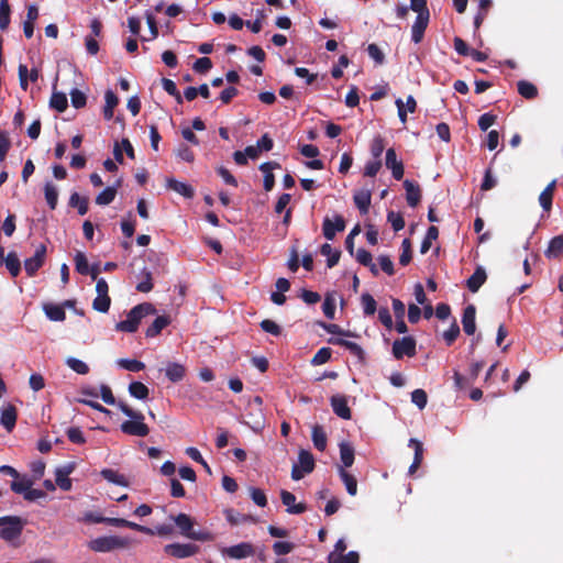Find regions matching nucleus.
Masks as SVG:
<instances>
[{"label": "nucleus", "instance_id": "f257e3e1", "mask_svg": "<svg viewBox=\"0 0 563 563\" xmlns=\"http://www.w3.org/2000/svg\"><path fill=\"white\" fill-rule=\"evenodd\" d=\"M118 408L130 418L121 423L120 429L124 434L144 438L148 435L150 428L144 422V415L141 411L132 409L124 401L118 402Z\"/></svg>", "mask_w": 563, "mask_h": 563}, {"label": "nucleus", "instance_id": "49530a36", "mask_svg": "<svg viewBox=\"0 0 563 563\" xmlns=\"http://www.w3.org/2000/svg\"><path fill=\"white\" fill-rule=\"evenodd\" d=\"M11 8L9 0H0V29L5 31L10 24Z\"/></svg>", "mask_w": 563, "mask_h": 563}, {"label": "nucleus", "instance_id": "864d4df0", "mask_svg": "<svg viewBox=\"0 0 563 563\" xmlns=\"http://www.w3.org/2000/svg\"><path fill=\"white\" fill-rule=\"evenodd\" d=\"M319 325L322 327L328 333L336 334L342 336H356V334L352 333L349 330H343L339 324L335 323H325L319 322Z\"/></svg>", "mask_w": 563, "mask_h": 563}, {"label": "nucleus", "instance_id": "338daca9", "mask_svg": "<svg viewBox=\"0 0 563 563\" xmlns=\"http://www.w3.org/2000/svg\"><path fill=\"white\" fill-rule=\"evenodd\" d=\"M192 68L196 73L206 74L212 68V62L209 57H200L194 63Z\"/></svg>", "mask_w": 563, "mask_h": 563}, {"label": "nucleus", "instance_id": "20e7f679", "mask_svg": "<svg viewBox=\"0 0 563 563\" xmlns=\"http://www.w3.org/2000/svg\"><path fill=\"white\" fill-rule=\"evenodd\" d=\"M25 521L19 516L0 517V538L5 542H13L22 534Z\"/></svg>", "mask_w": 563, "mask_h": 563}, {"label": "nucleus", "instance_id": "72a5a7b5", "mask_svg": "<svg viewBox=\"0 0 563 563\" xmlns=\"http://www.w3.org/2000/svg\"><path fill=\"white\" fill-rule=\"evenodd\" d=\"M44 312L46 317L52 321H64L66 319V312L64 306L46 303L44 305Z\"/></svg>", "mask_w": 563, "mask_h": 563}, {"label": "nucleus", "instance_id": "052dcab7", "mask_svg": "<svg viewBox=\"0 0 563 563\" xmlns=\"http://www.w3.org/2000/svg\"><path fill=\"white\" fill-rule=\"evenodd\" d=\"M69 95L74 108L80 109L86 106L87 97L81 90L75 88Z\"/></svg>", "mask_w": 563, "mask_h": 563}, {"label": "nucleus", "instance_id": "bf43d9fd", "mask_svg": "<svg viewBox=\"0 0 563 563\" xmlns=\"http://www.w3.org/2000/svg\"><path fill=\"white\" fill-rule=\"evenodd\" d=\"M260 327L263 331L272 335L278 336L282 334V327L271 319L263 320Z\"/></svg>", "mask_w": 563, "mask_h": 563}, {"label": "nucleus", "instance_id": "5701e85b", "mask_svg": "<svg viewBox=\"0 0 563 563\" xmlns=\"http://www.w3.org/2000/svg\"><path fill=\"white\" fill-rule=\"evenodd\" d=\"M544 255L549 260H560L563 257V235H556L550 240Z\"/></svg>", "mask_w": 563, "mask_h": 563}, {"label": "nucleus", "instance_id": "4be33fe9", "mask_svg": "<svg viewBox=\"0 0 563 563\" xmlns=\"http://www.w3.org/2000/svg\"><path fill=\"white\" fill-rule=\"evenodd\" d=\"M404 187L406 189L407 203L412 208L417 207L421 199V189L419 185L406 179L404 181Z\"/></svg>", "mask_w": 563, "mask_h": 563}, {"label": "nucleus", "instance_id": "69168bd1", "mask_svg": "<svg viewBox=\"0 0 563 563\" xmlns=\"http://www.w3.org/2000/svg\"><path fill=\"white\" fill-rule=\"evenodd\" d=\"M322 311L328 319H333L335 313V300L331 295H327L322 303Z\"/></svg>", "mask_w": 563, "mask_h": 563}, {"label": "nucleus", "instance_id": "b1692460", "mask_svg": "<svg viewBox=\"0 0 563 563\" xmlns=\"http://www.w3.org/2000/svg\"><path fill=\"white\" fill-rule=\"evenodd\" d=\"M340 449V459L342 462V465L340 467H343L344 470L346 467H351L355 460V451L353 445L350 442L342 441L339 444Z\"/></svg>", "mask_w": 563, "mask_h": 563}, {"label": "nucleus", "instance_id": "bb28decb", "mask_svg": "<svg viewBox=\"0 0 563 563\" xmlns=\"http://www.w3.org/2000/svg\"><path fill=\"white\" fill-rule=\"evenodd\" d=\"M555 184H556L555 180L551 181L539 196L540 206L542 207L543 211L547 213H549L552 208Z\"/></svg>", "mask_w": 563, "mask_h": 563}, {"label": "nucleus", "instance_id": "2eb2a0df", "mask_svg": "<svg viewBox=\"0 0 563 563\" xmlns=\"http://www.w3.org/2000/svg\"><path fill=\"white\" fill-rule=\"evenodd\" d=\"M223 553L232 559H244L255 553V549L252 543L241 542L239 544L225 548Z\"/></svg>", "mask_w": 563, "mask_h": 563}, {"label": "nucleus", "instance_id": "e2e57ef3", "mask_svg": "<svg viewBox=\"0 0 563 563\" xmlns=\"http://www.w3.org/2000/svg\"><path fill=\"white\" fill-rule=\"evenodd\" d=\"M411 401L419 408L423 409L427 406L428 396L423 389H415L411 393Z\"/></svg>", "mask_w": 563, "mask_h": 563}, {"label": "nucleus", "instance_id": "393cba45", "mask_svg": "<svg viewBox=\"0 0 563 563\" xmlns=\"http://www.w3.org/2000/svg\"><path fill=\"white\" fill-rule=\"evenodd\" d=\"M166 186L168 189H172L188 199H191L195 195V190L190 185L178 181L174 178H167Z\"/></svg>", "mask_w": 563, "mask_h": 563}, {"label": "nucleus", "instance_id": "f8f14e48", "mask_svg": "<svg viewBox=\"0 0 563 563\" xmlns=\"http://www.w3.org/2000/svg\"><path fill=\"white\" fill-rule=\"evenodd\" d=\"M330 404L333 412L344 419L350 420L352 418L351 409L347 405V399L344 395H334L330 398Z\"/></svg>", "mask_w": 563, "mask_h": 563}, {"label": "nucleus", "instance_id": "473e14b6", "mask_svg": "<svg viewBox=\"0 0 563 563\" xmlns=\"http://www.w3.org/2000/svg\"><path fill=\"white\" fill-rule=\"evenodd\" d=\"M69 207L77 208L80 216H85L89 209V199L81 197L78 192H73L68 201Z\"/></svg>", "mask_w": 563, "mask_h": 563}, {"label": "nucleus", "instance_id": "cd10ccee", "mask_svg": "<svg viewBox=\"0 0 563 563\" xmlns=\"http://www.w3.org/2000/svg\"><path fill=\"white\" fill-rule=\"evenodd\" d=\"M170 323V318L166 314L158 316L153 323L146 329L145 335L147 338L157 336L163 329Z\"/></svg>", "mask_w": 563, "mask_h": 563}, {"label": "nucleus", "instance_id": "a211bd4d", "mask_svg": "<svg viewBox=\"0 0 563 563\" xmlns=\"http://www.w3.org/2000/svg\"><path fill=\"white\" fill-rule=\"evenodd\" d=\"M487 279L486 271L483 266H477L475 272L467 278L466 287L471 292H477Z\"/></svg>", "mask_w": 563, "mask_h": 563}, {"label": "nucleus", "instance_id": "680f3d73", "mask_svg": "<svg viewBox=\"0 0 563 563\" xmlns=\"http://www.w3.org/2000/svg\"><path fill=\"white\" fill-rule=\"evenodd\" d=\"M295 549V544L287 541H276L273 544V551L276 555H286Z\"/></svg>", "mask_w": 563, "mask_h": 563}, {"label": "nucleus", "instance_id": "09e8293b", "mask_svg": "<svg viewBox=\"0 0 563 563\" xmlns=\"http://www.w3.org/2000/svg\"><path fill=\"white\" fill-rule=\"evenodd\" d=\"M32 485L33 481L26 476H23L19 481L11 482L10 487L12 492H14L15 494H22L24 496L25 492H27L29 488L32 487Z\"/></svg>", "mask_w": 563, "mask_h": 563}, {"label": "nucleus", "instance_id": "e433bc0d", "mask_svg": "<svg viewBox=\"0 0 563 563\" xmlns=\"http://www.w3.org/2000/svg\"><path fill=\"white\" fill-rule=\"evenodd\" d=\"M44 196L49 209L55 210L58 202V190L53 183L47 181L45 184Z\"/></svg>", "mask_w": 563, "mask_h": 563}, {"label": "nucleus", "instance_id": "1a4fd4ad", "mask_svg": "<svg viewBox=\"0 0 563 563\" xmlns=\"http://www.w3.org/2000/svg\"><path fill=\"white\" fill-rule=\"evenodd\" d=\"M165 552L177 559H185L195 555L199 547L191 543H172L165 547Z\"/></svg>", "mask_w": 563, "mask_h": 563}, {"label": "nucleus", "instance_id": "774afa93", "mask_svg": "<svg viewBox=\"0 0 563 563\" xmlns=\"http://www.w3.org/2000/svg\"><path fill=\"white\" fill-rule=\"evenodd\" d=\"M459 335H460V327L456 323V321H454L451 324V327L449 328V330H446L443 333V338L445 340L446 345H449V346L452 345Z\"/></svg>", "mask_w": 563, "mask_h": 563}, {"label": "nucleus", "instance_id": "3c124183", "mask_svg": "<svg viewBox=\"0 0 563 563\" xmlns=\"http://www.w3.org/2000/svg\"><path fill=\"white\" fill-rule=\"evenodd\" d=\"M111 305L110 296L97 295V297L92 301V308L98 311L106 313L109 311Z\"/></svg>", "mask_w": 563, "mask_h": 563}, {"label": "nucleus", "instance_id": "9d476101", "mask_svg": "<svg viewBox=\"0 0 563 563\" xmlns=\"http://www.w3.org/2000/svg\"><path fill=\"white\" fill-rule=\"evenodd\" d=\"M385 165L390 169L393 177L396 180H400L404 177L405 168L402 161L397 158V154L394 147L386 151Z\"/></svg>", "mask_w": 563, "mask_h": 563}, {"label": "nucleus", "instance_id": "9b49d317", "mask_svg": "<svg viewBox=\"0 0 563 563\" xmlns=\"http://www.w3.org/2000/svg\"><path fill=\"white\" fill-rule=\"evenodd\" d=\"M345 229V221L342 216H335L334 221L325 218L322 224L323 235L327 240H333L336 232H342Z\"/></svg>", "mask_w": 563, "mask_h": 563}, {"label": "nucleus", "instance_id": "5fc2aeb1", "mask_svg": "<svg viewBox=\"0 0 563 563\" xmlns=\"http://www.w3.org/2000/svg\"><path fill=\"white\" fill-rule=\"evenodd\" d=\"M331 355H332V350L330 347H321L313 355V357L311 360V364L313 366L322 365L331 358Z\"/></svg>", "mask_w": 563, "mask_h": 563}, {"label": "nucleus", "instance_id": "4c0bfd02", "mask_svg": "<svg viewBox=\"0 0 563 563\" xmlns=\"http://www.w3.org/2000/svg\"><path fill=\"white\" fill-rule=\"evenodd\" d=\"M100 474L104 479H107L108 482L113 483L115 485L123 486V487H126L129 485V482L125 478V476L118 473L114 470L103 468Z\"/></svg>", "mask_w": 563, "mask_h": 563}, {"label": "nucleus", "instance_id": "2f4dec72", "mask_svg": "<svg viewBox=\"0 0 563 563\" xmlns=\"http://www.w3.org/2000/svg\"><path fill=\"white\" fill-rule=\"evenodd\" d=\"M172 519L175 521L176 526L179 528L180 533L188 538L192 531V526H194L191 518L188 515L181 512L175 517H172Z\"/></svg>", "mask_w": 563, "mask_h": 563}, {"label": "nucleus", "instance_id": "8fccbe9b", "mask_svg": "<svg viewBox=\"0 0 563 563\" xmlns=\"http://www.w3.org/2000/svg\"><path fill=\"white\" fill-rule=\"evenodd\" d=\"M74 262H75V268H76L77 273H79L80 275H88L89 264H88V260H87L86 255L82 252L78 251L75 254Z\"/></svg>", "mask_w": 563, "mask_h": 563}, {"label": "nucleus", "instance_id": "4d7b16f0", "mask_svg": "<svg viewBox=\"0 0 563 563\" xmlns=\"http://www.w3.org/2000/svg\"><path fill=\"white\" fill-rule=\"evenodd\" d=\"M384 150H385L384 139L380 135L375 136L371 143V154L374 157V159H379Z\"/></svg>", "mask_w": 563, "mask_h": 563}, {"label": "nucleus", "instance_id": "79ce46f5", "mask_svg": "<svg viewBox=\"0 0 563 563\" xmlns=\"http://www.w3.org/2000/svg\"><path fill=\"white\" fill-rule=\"evenodd\" d=\"M299 466L307 474L311 473L314 470V459L313 455L307 450H300L298 454Z\"/></svg>", "mask_w": 563, "mask_h": 563}, {"label": "nucleus", "instance_id": "412c9836", "mask_svg": "<svg viewBox=\"0 0 563 563\" xmlns=\"http://www.w3.org/2000/svg\"><path fill=\"white\" fill-rule=\"evenodd\" d=\"M276 168H280V164L277 162H266L260 166V169L264 173L263 186L266 191H271L275 186V176L272 172Z\"/></svg>", "mask_w": 563, "mask_h": 563}, {"label": "nucleus", "instance_id": "6ab92c4d", "mask_svg": "<svg viewBox=\"0 0 563 563\" xmlns=\"http://www.w3.org/2000/svg\"><path fill=\"white\" fill-rule=\"evenodd\" d=\"M353 200L360 212L366 214L372 201V191L369 189L356 190L353 195Z\"/></svg>", "mask_w": 563, "mask_h": 563}, {"label": "nucleus", "instance_id": "dca6fc26", "mask_svg": "<svg viewBox=\"0 0 563 563\" xmlns=\"http://www.w3.org/2000/svg\"><path fill=\"white\" fill-rule=\"evenodd\" d=\"M429 21L430 14H420L416 16V20L411 26V40L413 43L419 44L422 42Z\"/></svg>", "mask_w": 563, "mask_h": 563}, {"label": "nucleus", "instance_id": "37998d69", "mask_svg": "<svg viewBox=\"0 0 563 563\" xmlns=\"http://www.w3.org/2000/svg\"><path fill=\"white\" fill-rule=\"evenodd\" d=\"M438 236H439L438 228L434 227V225L429 227V229L427 231V234H426L424 239L421 242L420 253L421 254L428 253L429 250L431 249L432 241L437 240Z\"/></svg>", "mask_w": 563, "mask_h": 563}, {"label": "nucleus", "instance_id": "6e6552de", "mask_svg": "<svg viewBox=\"0 0 563 563\" xmlns=\"http://www.w3.org/2000/svg\"><path fill=\"white\" fill-rule=\"evenodd\" d=\"M76 463L70 462L60 467H57L55 471V483L56 485L64 492H69L73 487L71 479L69 475L75 471Z\"/></svg>", "mask_w": 563, "mask_h": 563}, {"label": "nucleus", "instance_id": "423d86ee", "mask_svg": "<svg viewBox=\"0 0 563 563\" xmlns=\"http://www.w3.org/2000/svg\"><path fill=\"white\" fill-rule=\"evenodd\" d=\"M416 340L412 336H404L397 339L393 343V355L396 360H401L404 356L412 357L416 355Z\"/></svg>", "mask_w": 563, "mask_h": 563}, {"label": "nucleus", "instance_id": "f3484780", "mask_svg": "<svg viewBox=\"0 0 563 563\" xmlns=\"http://www.w3.org/2000/svg\"><path fill=\"white\" fill-rule=\"evenodd\" d=\"M329 343L346 349L352 355L356 356L360 360V362H365V352L362 349V346L358 345L357 343L340 338H331L329 339Z\"/></svg>", "mask_w": 563, "mask_h": 563}, {"label": "nucleus", "instance_id": "39448f33", "mask_svg": "<svg viewBox=\"0 0 563 563\" xmlns=\"http://www.w3.org/2000/svg\"><path fill=\"white\" fill-rule=\"evenodd\" d=\"M246 418L249 419L245 423L253 430H260L264 427L265 417L263 413V399L260 396H255L246 407Z\"/></svg>", "mask_w": 563, "mask_h": 563}, {"label": "nucleus", "instance_id": "58836bf2", "mask_svg": "<svg viewBox=\"0 0 563 563\" xmlns=\"http://www.w3.org/2000/svg\"><path fill=\"white\" fill-rule=\"evenodd\" d=\"M517 88L519 95L526 99L532 100L538 96V88L530 81L519 80Z\"/></svg>", "mask_w": 563, "mask_h": 563}, {"label": "nucleus", "instance_id": "ea45409f", "mask_svg": "<svg viewBox=\"0 0 563 563\" xmlns=\"http://www.w3.org/2000/svg\"><path fill=\"white\" fill-rule=\"evenodd\" d=\"M360 555L356 551H350L347 554L335 555L333 552L328 556V563H358Z\"/></svg>", "mask_w": 563, "mask_h": 563}, {"label": "nucleus", "instance_id": "c756f323", "mask_svg": "<svg viewBox=\"0 0 563 563\" xmlns=\"http://www.w3.org/2000/svg\"><path fill=\"white\" fill-rule=\"evenodd\" d=\"M106 104L103 107V117L106 120H111L113 118L114 108L119 103L118 96L112 90H107L104 93Z\"/></svg>", "mask_w": 563, "mask_h": 563}, {"label": "nucleus", "instance_id": "de8ad7c7", "mask_svg": "<svg viewBox=\"0 0 563 563\" xmlns=\"http://www.w3.org/2000/svg\"><path fill=\"white\" fill-rule=\"evenodd\" d=\"M118 365L129 372H140L145 368V364L137 360H130V358H120L118 360Z\"/></svg>", "mask_w": 563, "mask_h": 563}, {"label": "nucleus", "instance_id": "a878e982", "mask_svg": "<svg viewBox=\"0 0 563 563\" xmlns=\"http://www.w3.org/2000/svg\"><path fill=\"white\" fill-rule=\"evenodd\" d=\"M1 423L7 431H12L16 423V408L13 405L5 406L1 411Z\"/></svg>", "mask_w": 563, "mask_h": 563}, {"label": "nucleus", "instance_id": "aec40b11", "mask_svg": "<svg viewBox=\"0 0 563 563\" xmlns=\"http://www.w3.org/2000/svg\"><path fill=\"white\" fill-rule=\"evenodd\" d=\"M476 308L474 305H468L462 316L463 330L467 335H473L476 330L475 323Z\"/></svg>", "mask_w": 563, "mask_h": 563}, {"label": "nucleus", "instance_id": "13d9d810", "mask_svg": "<svg viewBox=\"0 0 563 563\" xmlns=\"http://www.w3.org/2000/svg\"><path fill=\"white\" fill-rule=\"evenodd\" d=\"M186 454L195 462L201 464L203 466V468L206 470V472H208L209 474L211 473V468H210L209 464L202 457V455L198 449H196L194 446H189L186 449Z\"/></svg>", "mask_w": 563, "mask_h": 563}, {"label": "nucleus", "instance_id": "a18cd8bd", "mask_svg": "<svg viewBox=\"0 0 563 563\" xmlns=\"http://www.w3.org/2000/svg\"><path fill=\"white\" fill-rule=\"evenodd\" d=\"M361 303L365 316H373L377 310L376 300L368 292H365L361 296Z\"/></svg>", "mask_w": 563, "mask_h": 563}, {"label": "nucleus", "instance_id": "c03bdc74", "mask_svg": "<svg viewBox=\"0 0 563 563\" xmlns=\"http://www.w3.org/2000/svg\"><path fill=\"white\" fill-rule=\"evenodd\" d=\"M49 106L58 112H64L68 106L66 95L64 92L54 91L49 100Z\"/></svg>", "mask_w": 563, "mask_h": 563}, {"label": "nucleus", "instance_id": "c85d7f7f", "mask_svg": "<svg viewBox=\"0 0 563 563\" xmlns=\"http://www.w3.org/2000/svg\"><path fill=\"white\" fill-rule=\"evenodd\" d=\"M311 438H312L314 448L318 451L323 452L327 448V441H328L323 427L320 424L313 426Z\"/></svg>", "mask_w": 563, "mask_h": 563}, {"label": "nucleus", "instance_id": "ddd939ff", "mask_svg": "<svg viewBox=\"0 0 563 563\" xmlns=\"http://www.w3.org/2000/svg\"><path fill=\"white\" fill-rule=\"evenodd\" d=\"M282 503L287 507L286 511L291 515H300L307 510V505L305 503L296 504V496L283 489L280 492Z\"/></svg>", "mask_w": 563, "mask_h": 563}, {"label": "nucleus", "instance_id": "7c9ffc66", "mask_svg": "<svg viewBox=\"0 0 563 563\" xmlns=\"http://www.w3.org/2000/svg\"><path fill=\"white\" fill-rule=\"evenodd\" d=\"M121 185V180L117 181V186H109L104 188L97 197L96 203L99 206L110 205L117 196V187Z\"/></svg>", "mask_w": 563, "mask_h": 563}, {"label": "nucleus", "instance_id": "0e129e2a", "mask_svg": "<svg viewBox=\"0 0 563 563\" xmlns=\"http://www.w3.org/2000/svg\"><path fill=\"white\" fill-rule=\"evenodd\" d=\"M66 434L68 440L73 443L84 444L86 442L82 431L78 427H70L67 429Z\"/></svg>", "mask_w": 563, "mask_h": 563}, {"label": "nucleus", "instance_id": "c9c22d12", "mask_svg": "<svg viewBox=\"0 0 563 563\" xmlns=\"http://www.w3.org/2000/svg\"><path fill=\"white\" fill-rule=\"evenodd\" d=\"M3 264L7 266L12 277H16L21 272V262L15 252L3 255Z\"/></svg>", "mask_w": 563, "mask_h": 563}, {"label": "nucleus", "instance_id": "7ed1b4c3", "mask_svg": "<svg viewBox=\"0 0 563 563\" xmlns=\"http://www.w3.org/2000/svg\"><path fill=\"white\" fill-rule=\"evenodd\" d=\"M131 539L119 536H102L88 542V548L97 553H108L114 550L128 549L131 547Z\"/></svg>", "mask_w": 563, "mask_h": 563}, {"label": "nucleus", "instance_id": "6e6d98bb", "mask_svg": "<svg viewBox=\"0 0 563 563\" xmlns=\"http://www.w3.org/2000/svg\"><path fill=\"white\" fill-rule=\"evenodd\" d=\"M66 364L77 374L86 375L89 373V366L78 358L68 357Z\"/></svg>", "mask_w": 563, "mask_h": 563}, {"label": "nucleus", "instance_id": "f03ea898", "mask_svg": "<svg viewBox=\"0 0 563 563\" xmlns=\"http://www.w3.org/2000/svg\"><path fill=\"white\" fill-rule=\"evenodd\" d=\"M156 308L151 302H142L133 307L126 314V319L115 324V330L126 333H134L143 318L155 314Z\"/></svg>", "mask_w": 563, "mask_h": 563}, {"label": "nucleus", "instance_id": "a19ab883", "mask_svg": "<svg viewBox=\"0 0 563 563\" xmlns=\"http://www.w3.org/2000/svg\"><path fill=\"white\" fill-rule=\"evenodd\" d=\"M128 390L132 397L140 399V400L146 399L150 395L148 387L141 382H132L129 385Z\"/></svg>", "mask_w": 563, "mask_h": 563}, {"label": "nucleus", "instance_id": "0eeeda50", "mask_svg": "<svg viewBox=\"0 0 563 563\" xmlns=\"http://www.w3.org/2000/svg\"><path fill=\"white\" fill-rule=\"evenodd\" d=\"M46 256V246L44 244H40L32 257H29L24 261V269L26 274L32 277L37 271L43 266Z\"/></svg>", "mask_w": 563, "mask_h": 563}, {"label": "nucleus", "instance_id": "f704fd0d", "mask_svg": "<svg viewBox=\"0 0 563 563\" xmlns=\"http://www.w3.org/2000/svg\"><path fill=\"white\" fill-rule=\"evenodd\" d=\"M338 471H339V475H340L342 482L345 485V488H346V492L349 493V495L355 496L357 493L356 478L352 474H350L346 470H344L343 467H338Z\"/></svg>", "mask_w": 563, "mask_h": 563}, {"label": "nucleus", "instance_id": "4468645a", "mask_svg": "<svg viewBox=\"0 0 563 563\" xmlns=\"http://www.w3.org/2000/svg\"><path fill=\"white\" fill-rule=\"evenodd\" d=\"M165 376L170 383H179L187 375V368L178 362H167L164 368Z\"/></svg>", "mask_w": 563, "mask_h": 563}, {"label": "nucleus", "instance_id": "603ef678", "mask_svg": "<svg viewBox=\"0 0 563 563\" xmlns=\"http://www.w3.org/2000/svg\"><path fill=\"white\" fill-rule=\"evenodd\" d=\"M387 221L390 223L395 232H398L405 228V219L400 212L388 211Z\"/></svg>", "mask_w": 563, "mask_h": 563}]
</instances>
